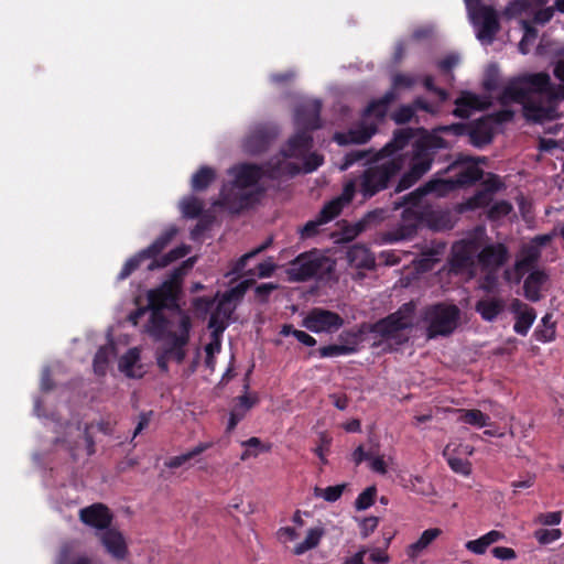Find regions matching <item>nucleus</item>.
<instances>
[{"instance_id":"f257e3e1","label":"nucleus","mask_w":564,"mask_h":564,"mask_svg":"<svg viewBox=\"0 0 564 564\" xmlns=\"http://www.w3.org/2000/svg\"><path fill=\"white\" fill-rule=\"evenodd\" d=\"M234 175V186L246 189L254 186L262 177L279 180L283 176L293 177L300 174V167L296 163L279 160L275 163L267 162L259 165L256 163H241L231 170Z\"/></svg>"},{"instance_id":"f03ea898","label":"nucleus","mask_w":564,"mask_h":564,"mask_svg":"<svg viewBox=\"0 0 564 564\" xmlns=\"http://www.w3.org/2000/svg\"><path fill=\"white\" fill-rule=\"evenodd\" d=\"M403 166L404 159L401 155L369 165L358 177V192L365 199L373 197L390 187Z\"/></svg>"},{"instance_id":"7ed1b4c3","label":"nucleus","mask_w":564,"mask_h":564,"mask_svg":"<svg viewBox=\"0 0 564 564\" xmlns=\"http://www.w3.org/2000/svg\"><path fill=\"white\" fill-rule=\"evenodd\" d=\"M194 257L186 259L181 265L174 268L167 278L154 289L147 293L149 308L163 311L178 308V300L182 292L183 279L194 267Z\"/></svg>"},{"instance_id":"20e7f679","label":"nucleus","mask_w":564,"mask_h":564,"mask_svg":"<svg viewBox=\"0 0 564 564\" xmlns=\"http://www.w3.org/2000/svg\"><path fill=\"white\" fill-rule=\"evenodd\" d=\"M459 318L460 310L455 304L437 303L426 307L424 321L427 323V338L449 336L457 328Z\"/></svg>"},{"instance_id":"39448f33","label":"nucleus","mask_w":564,"mask_h":564,"mask_svg":"<svg viewBox=\"0 0 564 564\" xmlns=\"http://www.w3.org/2000/svg\"><path fill=\"white\" fill-rule=\"evenodd\" d=\"M421 135L412 144L410 165L422 166L421 173H427L438 150H449L452 144L435 132L419 128Z\"/></svg>"},{"instance_id":"423d86ee","label":"nucleus","mask_w":564,"mask_h":564,"mask_svg":"<svg viewBox=\"0 0 564 564\" xmlns=\"http://www.w3.org/2000/svg\"><path fill=\"white\" fill-rule=\"evenodd\" d=\"M177 229L175 227H170L165 229L149 247L143 250V253L147 254L150 262L147 265L148 271H154L156 269H163L170 265L172 262L184 258L189 252V247L186 245H181L167 253L160 256V253L167 247V245L175 237Z\"/></svg>"},{"instance_id":"0eeeda50","label":"nucleus","mask_w":564,"mask_h":564,"mask_svg":"<svg viewBox=\"0 0 564 564\" xmlns=\"http://www.w3.org/2000/svg\"><path fill=\"white\" fill-rule=\"evenodd\" d=\"M177 229L175 227H170L165 229L149 247L143 250V253L147 254L150 262L147 265L148 271H154L156 269H163L170 265L172 262L184 258L189 252V247L186 245H181L167 253L160 256V253L167 247V245L175 237Z\"/></svg>"},{"instance_id":"6e6552de","label":"nucleus","mask_w":564,"mask_h":564,"mask_svg":"<svg viewBox=\"0 0 564 564\" xmlns=\"http://www.w3.org/2000/svg\"><path fill=\"white\" fill-rule=\"evenodd\" d=\"M329 259L316 249L299 254L290 262L288 274L295 282L308 281L332 270Z\"/></svg>"},{"instance_id":"1a4fd4ad","label":"nucleus","mask_w":564,"mask_h":564,"mask_svg":"<svg viewBox=\"0 0 564 564\" xmlns=\"http://www.w3.org/2000/svg\"><path fill=\"white\" fill-rule=\"evenodd\" d=\"M414 306L412 303L403 304L397 312L369 325V333L377 334L386 339H394L399 332L412 327Z\"/></svg>"},{"instance_id":"9d476101","label":"nucleus","mask_w":564,"mask_h":564,"mask_svg":"<svg viewBox=\"0 0 564 564\" xmlns=\"http://www.w3.org/2000/svg\"><path fill=\"white\" fill-rule=\"evenodd\" d=\"M486 156L476 158L469 154L458 153L444 173L454 167L464 166V169L454 177V181L458 188L470 186L482 178L484 171L478 165L486 164Z\"/></svg>"},{"instance_id":"9b49d317","label":"nucleus","mask_w":564,"mask_h":564,"mask_svg":"<svg viewBox=\"0 0 564 564\" xmlns=\"http://www.w3.org/2000/svg\"><path fill=\"white\" fill-rule=\"evenodd\" d=\"M344 323V318L338 313L322 307H313L303 318L302 326L312 333L333 334L339 330Z\"/></svg>"},{"instance_id":"f8f14e48","label":"nucleus","mask_w":564,"mask_h":564,"mask_svg":"<svg viewBox=\"0 0 564 564\" xmlns=\"http://www.w3.org/2000/svg\"><path fill=\"white\" fill-rule=\"evenodd\" d=\"M474 25L477 28V39L481 42L492 43L500 30L497 11L491 6L477 7L468 10Z\"/></svg>"},{"instance_id":"ddd939ff","label":"nucleus","mask_w":564,"mask_h":564,"mask_svg":"<svg viewBox=\"0 0 564 564\" xmlns=\"http://www.w3.org/2000/svg\"><path fill=\"white\" fill-rule=\"evenodd\" d=\"M478 250V242L474 239L455 242L449 259L451 271L454 273H475V253Z\"/></svg>"},{"instance_id":"4468645a","label":"nucleus","mask_w":564,"mask_h":564,"mask_svg":"<svg viewBox=\"0 0 564 564\" xmlns=\"http://www.w3.org/2000/svg\"><path fill=\"white\" fill-rule=\"evenodd\" d=\"M263 193V188L260 187L253 191L238 188V191L223 193L218 205L228 209L231 214H240L259 203Z\"/></svg>"},{"instance_id":"2eb2a0df","label":"nucleus","mask_w":564,"mask_h":564,"mask_svg":"<svg viewBox=\"0 0 564 564\" xmlns=\"http://www.w3.org/2000/svg\"><path fill=\"white\" fill-rule=\"evenodd\" d=\"M79 520L88 527L105 532L110 528L113 514L106 505L96 502L79 510Z\"/></svg>"},{"instance_id":"dca6fc26","label":"nucleus","mask_w":564,"mask_h":564,"mask_svg":"<svg viewBox=\"0 0 564 564\" xmlns=\"http://www.w3.org/2000/svg\"><path fill=\"white\" fill-rule=\"evenodd\" d=\"M234 313V307H230L229 302L220 299L216 308L210 314L208 321V328L214 344L217 348L220 347V337L229 325V319Z\"/></svg>"},{"instance_id":"f3484780","label":"nucleus","mask_w":564,"mask_h":564,"mask_svg":"<svg viewBox=\"0 0 564 564\" xmlns=\"http://www.w3.org/2000/svg\"><path fill=\"white\" fill-rule=\"evenodd\" d=\"M508 260L509 250L501 242L487 245L477 254V261L481 270H499Z\"/></svg>"},{"instance_id":"a211bd4d","label":"nucleus","mask_w":564,"mask_h":564,"mask_svg":"<svg viewBox=\"0 0 564 564\" xmlns=\"http://www.w3.org/2000/svg\"><path fill=\"white\" fill-rule=\"evenodd\" d=\"M321 109L322 104L317 100L299 106L295 111L297 129L310 133L321 128Z\"/></svg>"},{"instance_id":"6ab92c4d","label":"nucleus","mask_w":564,"mask_h":564,"mask_svg":"<svg viewBox=\"0 0 564 564\" xmlns=\"http://www.w3.org/2000/svg\"><path fill=\"white\" fill-rule=\"evenodd\" d=\"M468 142L475 148L481 149L492 142L494 127L489 117H481L468 122Z\"/></svg>"},{"instance_id":"aec40b11","label":"nucleus","mask_w":564,"mask_h":564,"mask_svg":"<svg viewBox=\"0 0 564 564\" xmlns=\"http://www.w3.org/2000/svg\"><path fill=\"white\" fill-rule=\"evenodd\" d=\"M524 85L531 94L545 95L550 100H560L557 98L556 85L551 82L547 73H534L521 76Z\"/></svg>"},{"instance_id":"412c9836","label":"nucleus","mask_w":564,"mask_h":564,"mask_svg":"<svg viewBox=\"0 0 564 564\" xmlns=\"http://www.w3.org/2000/svg\"><path fill=\"white\" fill-rule=\"evenodd\" d=\"M313 148V137L307 131L297 129L296 133L292 135L284 148L281 150V154L285 159H300L305 156L306 153Z\"/></svg>"},{"instance_id":"4be33fe9","label":"nucleus","mask_w":564,"mask_h":564,"mask_svg":"<svg viewBox=\"0 0 564 564\" xmlns=\"http://www.w3.org/2000/svg\"><path fill=\"white\" fill-rule=\"evenodd\" d=\"M376 132L377 124L361 122L347 132H337L334 139L340 145L364 144L367 143Z\"/></svg>"},{"instance_id":"5701e85b","label":"nucleus","mask_w":564,"mask_h":564,"mask_svg":"<svg viewBox=\"0 0 564 564\" xmlns=\"http://www.w3.org/2000/svg\"><path fill=\"white\" fill-rule=\"evenodd\" d=\"M100 542L106 551L116 560H123L128 554V545L123 534L115 529L109 528L99 535Z\"/></svg>"},{"instance_id":"b1692460","label":"nucleus","mask_w":564,"mask_h":564,"mask_svg":"<svg viewBox=\"0 0 564 564\" xmlns=\"http://www.w3.org/2000/svg\"><path fill=\"white\" fill-rule=\"evenodd\" d=\"M549 105H543L540 101L530 98L527 102H524L523 115L524 117L533 122L542 123L544 121H551L556 119L557 110L552 102L554 100H550Z\"/></svg>"},{"instance_id":"393cba45","label":"nucleus","mask_w":564,"mask_h":564,"mask_svg":"<svg viewBox=\"0 0 564 564\" xmlns=\"http://www.w3.org/2000/svg\"><path fill=\"white\" fill-rule=\"evenodd\" d=\"M530 98V89L524 85L520 76L518 78H513L505 86L498 97V100L503 106L510 102H518L522 104L524 107V102H527Z\"/></svg>"},{"instance_id":"a878e982","label":"nucleus","mask_w":564,"mask_h":564,"mask_svg":"<svg viewBox=\"0 0 564 564\" xmlns=\"http://www.w3.org/2000/svg\"><path fill=\"white\" fill-rule=\"evenodd\" d=\"M273 138L274 133L268 128H257L246 137L243 149L249 154H260L267 151Z\"/></svg>"},{"instance_id":"bb28decb","label":"nucleus","mask_w":564,"mask_h":564,"mask_svg":"<svg viewBox=\"0 0 564 564\" xmlns=\"http://www.w3.org/2000/svg\"><path fill=\"white\" fill-rule=\"evenodd\" d=\"M416 132H420L419 129L413 128H402L398 129L393 133V138L380 149L377 154L379 160L392 156L400 150H403L409 142L415 137Z\"/></svg>"},{"instance_id":"cd10ccee","label":"nucleus","mask_w":564,"mask_h":564,"mask_svg":"<svg viewBox=\"0 0 564 564\" xmlns=\"http://www.w3.org/2000/svg\"><path fill=\"white\" fill-rule=\"evenodd\" d=\"M457 188L454 178H432L411 193V196L417 197L419 199L429 194L442 197Z\"/></svg>"},{"instance_id":"c85d7f7f","label":"nucleus","mask_w":564,"mask_h":564,"mask_svg":"<svg viewBox=\"0 0 564 564\" xmlns=\"http://www.w3.org/2000/svg\"><path fill=\"white\" fill-rule=\"evenodd\" d=\"M243 388L246 393L237 399V404L230 411L226 429L227 432L234 431L238 423L245 417L246 413L259 402V398L256 394H247V391L249 389L248 382L245 383Z\"/></svg>"},{"instance_id":"c756f323","label":"nucleus","mask_w":564,"mask_h":564,"mask_svg":"<svg viewBox=\"0 0 564 564\" xmlns=\"http://www.w3.org/2000/svg\"><path fill=\"white\" fill-rule=\"evenodd\" d=\"M512 311L517 314L513 330L525 336L536 317L534 308L516 299L512 302Z\"/></svg>"},{"instance_id":"7c9ffc66","label":"nucleus","mask_w":564,"mask_h":564,"mask_svg":"<svg viewBox=\"0 0 564 564\" xmlns=\"http://www.w3.org/2000/svg\"><path fill=\"white\" fill-rule=\"evenodd\" d=\"M420 221L421 218L416 213L404 210L401 224L389 234L391 240L401 241L413 238L417 232Z\"/></svg>"},{"instance_id":"2f4dec72","label":"nucleus","mask_w":564,"mask_h":564,"mask_svg":"<svg viewBox=\"0 0 564 564\" xmlns=\"http://www.w3.org/2000/svg\"><path fill=\"white\" fill-rule=\"evenodd\" d=\"M549 280L543 270H533L523 282V295L530 302H539L542 299L541 290Z\"/></svg>"},{"instance_id":"473e14b6","label":"nucleus","mask_w":564,"mask_h":564,"mask_svg":"<svg viewBox=\"0 0 564 564\" xmlns=\"http://www.w3.org/2000/svg\"><path fill=\"white\" fill-rule=\"evenodd\" d=\"M506 307V302L501 297H485L476 302L475 311L486 322H494Z\"/></svg>"},{"instance_id":"72a5a7b5","label":"nucleus","mask_w":564,"mask_h":564,"mask_svg":"<svg viewBox=\"0 0 564 564\" xmlns=\"http://www.w3.org/2000/svg\"><path fill=\"white\" fill-rule=\"evenodd\" d=\"M169 319L164 315L163 311L150 308V318L147 324V332L155 340H162L167 337Z\"/></svg>"},{"instance_id":"f704fd0d","label":"nucleus","mask_w":564,"mask_h":564,"mask_svg":"<svg viewBox=\"0 0 564 564\" xmlns=\"http://www.w3.org/2000/svg\"><path fill=\"white\" fill-rule=\"evenodd\" d=\"M397 95L393 90L387 91L381 98L372 100L368 104L362 112V118H376L377 120H383L387 116L388 108L392 101H394Z\"/></svg>"},{"instance_id":"c9c22d12","label":"nucleus","mask_w":564,"mask_h":564,"mask_svg":"<svg viewBox=\"0 0 564 564\" xmlns=\"http://www.w3.org/2000/svg\"><path fill=\"white\" fill-rule=\"evenodd\" d=\"M441 534L442 530L438 528L423 531L420 538L406 547L409 558H417Z\"/></svg>"},{"instance_id":"e433bc0d","label":"nucleus","mask_w":564,"mask_h":564,"mask_svg":"<svg viewBox=\"0 0 564 564\" xmlns=\"http://www.w3.org/2000/svg\"><path fill=\"white\" fill-rule=\"evenodd\" d=\"M165 338L169 340L165 343L161 350L177 364H182L186 357L185 346L188 344V341H186L184 338H177L176 333L174 332H170Z\"/></svg>"},{"instance_id":"4c0bfd02","label":"nucleus","mask_w":564,"mask_h":564,"mask_svg":"<svg viewBox=\"0 0 564 564\" xmlns=\"http://www.w3.org/2000/svg\"><path fill=\"white\" fill-rule=\"evenodd\" d=\"M212 446H213V443H210V442L198 443L196 446H194L188 452L169 458L167 460H165L164 465H165V467L171 468V469L178 468V467L183 466L184 464L188 463L191 459L200 455L205 451L209 449Z\"/></svg>"},{"instance_id":"58836bf2","label":"nucleus","mask_w":564,"mask_h":564,"mask_svg":"<svg viewBox=\"0 0 564 564\" xmlns=\"http://www.w3.org/2000/svg\"><path fill=\"white\" fill-rule=\"evenodd\" d=\"M541 257L539 246H525L521 250V257L516 261V270L521 273L534 268Z\"/></svg>"},{"instance_id":"ea45409f","label":"nucleus","mask_w":564,"mask_h":564,"mask_svg":"<svg viewBox=\"0 0 564 564\" xmlns=\"http://www.w3.org/2000/svg\"><path fill=\"white\" fill-rule=\"evenodd\" d=\"M347 257L349 262L357 268L372 269L375 267V258L365 247L354 246L347 252Z\"/></svg>"},{"instance_id":"a19ab883","label":"nucleus","mask_w":564,"mask_h":564,"mask_svg":"<svg viewBox=\"0 0 564 564\" xmlns=\"http://www.w3.org/2000/svg\"><path fill=\"white\" fill-rule=\"evenodd\" d=\"M458 421L476 427H485L489 425L490 417L478 409H459Z\"/></svg>"},{"instance_id":"79ce46f5","label":"nucleus","mask_w":564,"mask_h":564,"mask_svg":"<svg viewBox=\"0 0 564 564\" xmlns=\"http://www.w3.org/2000/svg\"><path fill=\"white\" fill-rule=\"evenodd\" d=\"M324 533L325 531L322 527L310 529L305 540L294 546L293 553L295 555H302L305 552L316 547L319 544Z\"/></svg>"},{"instance_id":"37998d69","label":"nucleus","mask_w":564,"mask_h":564,"mask_svg":"<svg viewBox=\"0 0 564 564\" xmlns=\"http://www.w3.org/2000/svg\"><path fill=\"white\" fill-rule=\"evenodd\" d=\"M216 172L209 166H202L192 176V188L195 192H203L215 181Z\"/></svg>"},{"instance_id":"c03bdc74","label":"nucleus","mask_w":564,"mask_h":564,"mask_svg":"<svg viewBox=\"0 0 564 564\" xmlns=\"http://www.w3.org/2000/svg\"><path fill=\"white\" fill-rule=\"evenodd\" d=\"M357 348L349 345H327L322 346L317 350L312 351L311 355L317 354L319 358H332L357 352Z\"/></svg>"},{"instance_id":"a18cd8bd","label":"nucleus","mask_w":564,"mask_h":564,"mask_svg":"<svg viewBox=\"0 0 564 564\" xmlns=\"http://www.w3.org/2000/svg\"><path fill=\"white\" fill-rule=\"evenodd\" d=\"M422 171V166H412L410 165V169L406 173H404L397 186H395V192L397 193H401L408 188H410L412 185H414L425 173H421Z\"/></svg>"},{"instance_id":"49530a36","label":"nucleus","mask_w":564,"mask_h":564,"mask_svg":"<svg viewBox=\"0 0 564 564\" xmlns=\"http://www.w3.org/2000/svg\"><path fill=\"white\" fill-rule=\"evenodd\" d=\"M344 204L340 198L332 199L326 203L323 208L319 210L317 217L324 223L327 224L335 219L343 210Z\"/></svg>"},{"instance_id":"de8ad7c7","label":"nucleus","mask_w":564,"mask_h":564,"mask_svg":"<svg viewBox=\"0 0 564 564\" xmlns=\"http://www.w3.org/2000/svg\"><path fill=\"white\" fill-rule=\"evenodd\" d=\"M145 260H149L147 254L143 253V250L135 253L133 257L128 259L123 264L121 271L118 274V280L123 281L129 278L137 269L140 268L141 263Z\"/></svg>"},{"instance_id":"09e8293b","label":"nucleus","mask_w":564,"mask_h":564,"mask_svg":"<svg viewBox=\"0 0 564 564\" xmlns=\"http://www.w3.org/2000/svg\"><path fill=\"white\" fill-rule=\"evenodd\" d=\"M366 332H369V325L364 323L358 329L344 330L339 335V340L343 343L341 345H349L357 348Z\"/></svg>"},{"instance_id":"8fccbe9b","label":"nucleus","mask_w":564,"mask_h":564,"mask_svg":"<svg viewBox=\"0 0 564 564\" xmlns=\"http://www.w3.org/2000/svg\"><path fill=\"white\" fill-rule=\"evenodd\" d=\"M345 488L346 484L328 486L326 488L315 487L314 496L317 498H323L327 502H335L340 499Z\"/></svg>"},{"instance_id":"3c124183","label":"nucleus","mask_w":564,"mask_h":564,"mask_svg":"<svg viewBox=\"0 0 564 564\" xmlns=\"http://www.w3.org/2000/svg\"><path fill=\"white\" fill-rule=\"evenodd\" d=\"M301 159H303L302 167L299 164H296L300 167V173H312L324 163V156L322 154H318L317 152H308L305 154V156H302Z\"/></svg>"},{"instance_id":"603ef678","label":"nucleus","mask_w":564,"mask_h":564,"mask_svg":"<svg viewBox=\"0 0 564 564\" xmlns=\"http://www.w3.org/2000/svg\"><path fill=\"white\" fill-rule=\"evenodd\" d=\"M469 124L468 122H456L452 124L438 126L432 130L436 134H453L456 137L467 135Z\"/></svg>"},{"instance_id":"864d4df0","label":"nucleus","mask_w":564,"mask_h":564,"mask_svg":"<svg viewBox=\"0 0 564 564\" xmlns=\"http://www.w3.org/2000/svg\"><path fill=\"white\" fill-rule=\"evenodd\" d=\"M377 488L370 486L360 492L355 501V508L359 511L370 508L375 503Z\"/></svg>"},{"instance_id":"5fc2aeb1","label":"nucleus","mask_w":564,"mask_h":564,"mask_svg":"<svg viewBox=\"0 0 564 564\" xmlns=\"http://www.w3.org/2000/svg\"><path fill=\"white\" fill-rule=\"evenodd\" d=\"M109 362V349L106 346L100 347L94 357V371L96 375L102 376L106 373Z\"/></svg>"},{"instance_id":"6e6d98bb","label":"nucleus","mask_w":564,"mask_h":564,"mask_svg":"<svg viewBox=\"0 0 564 564\" xmlns=\"http://www.w3.org/2000/svg\"><path fill=\"white\" fill-rule=\"evenodd\" d=\"M253 283V280L248 279L239 282L236 286L231 288L230 290L224 293V300L230 303L232 300L242 299L246 292L251 288Z\"/></svg>"},{"instance_id":"4d7b16f0","label":"nucleus","mask_w":564,"mask_h":564,"mask_svg":"<svg viewBox=\"0 0 564 564\" xmlns=\"http://www.w3.org/2000/svg\"><path fill=\"white\" fill-rule=\"evenodd\" d=\"M182 212L187 218H196L203 212V203L196 197H189L183 200Z\"/></svg>"},{"instance_id":"13d9d810","label":"nucleus","mask_w":564,"mask_h":564,"mask_svg":"<svg viewBox=\"0 0 564 564\" xmlns=\"http://www.w3.org/2000/svg\"><path fill=\"white\" fill-rule=\"evenodd\" d=\"M533 536L540 544L546 545L558 540L562 536V531L560 529H539L534 531Z\"/></svg>"},{"instance_id":"bf43d9fd","label":"nucleus","mask_w":564,"mask_h":564,"mask_svg":"<svg viewBox=\"0 0 564 564\" xmlns=\"http://www.w3.org/2000/svg\"><path fill=\"white\" fill-rule=\"evenodd\" d=\"M485 274L479 281V289L486 293H492L497 289L498 285V270H484Z\"/></svg>"},{"instance_id":"052dcab7","label":"nucleus","mask_w":564,"mask_h":564,"mask_svg":"<svg viewBox=\"0 0 564 564\" xmlns=\"http://www.w3.org/2000/svg\"><path fill=\"white\" fill-rule=\"evenodd\" d=\"M414 115V107L411 105H403L392 113L391 118L397 124H405L412 120Z\"/></svg>"},{"instance_id":"680f3d73","label":"nucleus","mask_w":564,"mask_h":564,"mask_svg":"<svg viewBox=\"0 0 564 564\" xmlns=\"http://www.w3.org/2000/svg\"><path fill=\"white\" fill-rule=\"evenodd\" d=\"M271 243V240H268L267 242L262 243L261 246H259L258 248H256L254 250L250 251V252H247L245 253L243 256H241L235 267H234V272L235 273H240L245 270L246 265H247V262L249 259L253 258L254 256H257L258 253L264 251L269 245Z\"/></svg>"},{"instance_id":"e2e57ef3","label":"nucleus","mask_w":564,"mask_h":564,"mask_svg":"<svg viewBox=\"0 0 564 564\" xmlns=\"http://www.w3.org/2000/svg\"><path fill=\"white\" fill-rule=\"evenodd\" d=\"M325 225L317 216L315 219L308 220L301 229L300 236L302 239L313 238L319 232V227Z\"/></svg>"},{"instance_id":"0e129e2a","label":"nucleus","mask_w":564,"mask_h":564,"mask_svg":"<svg viewBox=\"0 0 564 564\" xmlns=\"http://www.w3.org/2000/svg\"><path fill=\"white\" fill-rule=\"evenodd\" d=\"M447 464L451 467V469L457 474L467 476L471 471L470 463L464 458L448 457Z\"/></svg>"},{"instance_id":"69168bd1","label":"nucleus","mask_w":564,"mask_h":564,"mask_svg":"<svg viewBox=\"0 0 564 564\" xmlns=\"http://www.w3.org/2000/svg\"><path fill=\"white\" fill-rule=\"evenodd\" d=\"M562 521V512L553 511V512H544L539 513L535 518V522L542 525H557Z\"/></svg>"},{"instance_id":"338daca9","label":"nucleus","mask_w":564,"mask_h":564,"mask_svg":"<svg viewBox=\"0 0 564 564\" xmlns=\"http://www.w3.org/2000/svg\"><path fill=\"white\" fill-rule=\"evenodd\" d=\"M415 83L416 79L413 76L403 73H398L392 78L391 90L394 91V89L398 88H411L412 86H414Z\"/></svg>"},{"instance_id":"774afa93","label":"nucleus","mask_w":564,"mask_h":564,"mask_svg":"<svg viewBox=\"0 0 564 564\" xmlns=\"http://www.w3.org/2000/svg\"><path fill=\"white\" fill-rule=\"evenodd\" d=\"M553 74L562 83V85H556L557 98L562 100L564 99V59L555 64Z\"/></svg>"}]
</instances>
